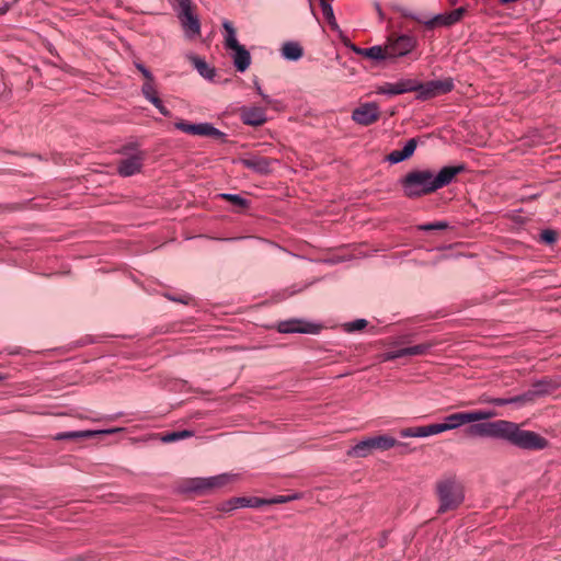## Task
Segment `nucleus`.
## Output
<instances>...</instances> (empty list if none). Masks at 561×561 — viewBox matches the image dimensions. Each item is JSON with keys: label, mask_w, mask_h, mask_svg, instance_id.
I'll use <instances>...</instances> for the list:
<instances>
[{"label": "nucleus", "mask_w": 561, "mask_h": 561, "mask_svg": "<svg viewBox=\"0 0 561 561\" xmlns=\"http://www.w3.org/2000/svg\"><path fill=\"white\" fill-rule=\"evenodd\" d=\"M255 87H256V90H257L259 94L263 98V100H264L266 103H271V99H270L266 94H264V93L262 92L261 87H260L257 83H255Z\"/></svg>", "instance_id": "nucleus-40"}, {"label": "nucleus", "mask_w": 561, "mask_h": 561, "mask_svg": "<svg viewBox=\"0 0 561 561\" xmlns=\"http://www.w3.org/2000/svg\"><path fill=\"white\" fill-rule=\"evenodd\" d=\"M136 68L142 73L144 78L147 80L152 79V73L142 65V64H136Z\"/></svg>", "instance_id": "nucleus-38"}, {"label": "nucleus", "mask_w": 561, "mask_h": 561, "mask_svg": "<svg viewBox=\"0 0 561 561\" xmlns=\"http://www.w3.org/2000/svg\"><path fill=\"white\" fill-rule=\"evenodd\" d=\"M377 10H378L379 14H381V9L379 8V5H377Z\"/></svg>", "instance_id": "nucleus-46"}, {"label": "nucleus", "mask_w": 561, "mask_h": 561, "mask_svg": "<svg viewBox=\"0 0 561 561\" xmlns=\"http://www.w3.org/2000/svg\"><path fill=\"white\" fill-rule=\"evenodd\" d=\"M535 392L529 391L520 396H515L511 398H491L486 400L488 403L494 404V405H506V404H516V405H525L526 403L534 400Z\"/></svg>", "instance_id": "nucleus-17"}, {"label": "nucleus", "mask_w": 561, "mask_h": 561, "mask_svg": "<svg viewBox=\"0 0 561 561\" xmlns=\"http://www.w3.org/2000/svg\"><path fill=\"white\" fill-rule=\"evenodd\" d=\"M8 5L0 8V14H4L8 11Z\"/></svg>", "instance_id": "nucleus-42"}, {"label": "nucleus", "mask_w": 561, "mask_h": 561, "mask_svg": "<svg viewBox=\"0 0 561 561\" xmlns=\"http://www.w3.org/2000/svg\"><path fill=\"white\" fill-rule=\"evenodd\" d=\"M454 88V83L450 79L445 80H432L426 83H420L415 91L420 94L419 96L422 99H430L443 93H447L451 91Z\"/></svg>", "instance_id": "nucleus-10"}, {"label": "nucleus", "mask_w": 561, "mask_h": 561, "mask_svg": "<svg viewBox=\"0 0 561 561\" xmlns=\"http://www.w3.org/2000/svg\"><path fill=\"white\" fill-rule=\"evenodd\" d=\"M322 13L327 22L330 24L332 28H337V23L335 21L334 12L330 3H323L321 5Z\"/></svg>", "instance_id": "nucleus-31"}, {"label": "nucleus", "mask_w": 561, "mask_h": 561, "mask_svg": "<svg viewBox=\"0 0 561 561\" xmlns=\"http://www.w3.org/2000/svg\"><path fill=\"white\" fill-rule=\"evenodd\" d=\"M144 162V153L138 152L131 157L123 159L117 168L122 176H131L140 172Z\"/></svg>", "instance_id": "nucleus-15"}, {"label": "nucleus", "mask_w": 561, "mask_h": 561, "mask_svg": "<svg viewBox=\"0 0 561 561\" xmlns=\"http://www.w3.org/2000/svg\"><path fill=\"white\" fill-rule=\"evenodd\" d=\"M404 348H400L398 351L388 352L385 354V360H393L400 357H404Z\"/></svg>", "instance_id": "nucleus-35"}, {"label": "nucleus", "mask_w": 561, "mask_h": 561, "mask_svg": "<svg viewBox=\"0 0 561 561\" xmlns=\"http://www.w3.org/2000/svg\"><path fill=\"white\" fill-rule=\"evenodd\" d=\"M540 240L547 244H552L557 240V232L551 229H546L540 233Z\"/></svg>", "instance_id": "nucleus-33"}, {"label": "nucleus", "mask_w": 561, "mask_h": 561, "mask_svg": "<svg viewBox=\"0 0 561 561\" xmlns=\"http://www.w3.org/2000/svg\"><path fill=\"white\" fill-rule=\"evenodd\" d=\"M150 103L153 104L162 115L170 116V111L163 105L160 98L152 100Z\"/></svg>", "instance_id": "nucleus-36"}, {"label": "nucleus", "mask_w": 561, "mask_h": 561, "mask_svg": "<svg viewBox=\"0 0 561 561\" xmlns=\"http://www.w3.org/2000/svg\"><path fill=\"white\" fill-rule=\"evenodd\" d=\"M236 479V476L229 473H222L210 478H195L188 480L186 489L190 491L204 492L206 490H213L221 488Z\"/></svg>", "instance_id": "nucleus-5"}, {"label": "nucleus", "mask_w": 561, "mask_h": 561, "mask_svg": "<svg viewBox=\"0 0 561 561\" xmlns=\"http://www.w3.org/2000/svg\"><path fill=\"white\" fill-rule=\"evenodd\" d=\"M463 167H444L437 174L431 170H414L405 174L400 182L403 193L409 198L431 194L448 185Z\"/></svg>", "instance_id": "nucleus-2"}, {"label": "nucleus", "mask_w": 561, "mask_h": 561, "mask_svg": "<svg viewBox=\"0 0 561 561\" xmlns=\"http://www.w3.org/2000/svg\"><path fill=\"white\" fill-rule=\"evenodd\" d=\"M355 50L357 54L365 56L367 58H370V59H375V60H381V59L389 58L387 48L386 47L382 48L381 46H373L369 48H358Z\"/></svg>", "instance_id": "nucleus-23"}, {"label": "nucleus", "mask_w": 561, "mask_h": 561, "mask_svg": "<svg viewBox=\"0 0 561 561\" xmlns=\"http://www.w3.org/2000/svg\"><path fill=\"white\" fill-rule=\"evenodd\" d=\"M436 493L439 500L438 513L454 511L463 502L462 485L454 478H447L437 482Z\"/></svg>", "instance_id": "nucleus-3"}, {"label": "nucleus", "mask_w": 561, "mask_h": 561, "mask_svg": "<svg viewBox=\"0 0 561 561\" xmlns=\"http://www.w3.org/2000/svg\"><path fill=\"white\" fill-rule=\"evenodd\" d=\"M398 444L397 439L388 435L368 437L357 443L347 454L351 457L364 458L374 450H389Z\"/></svg>", "instance_id": "nucleus-4"}, {"label": "nucleus", "mask_w": 561, "mask_h": 561, "mask_svg": "<svg viewBox=\"0 0 561 561\" xmlns=\"http://www.w3.org/2000/svg\"><path fill=\"white\" fill-rule=\"evenodd\" d=\"M3 379H5V376L0 374V380H3Z\"/></svg>", "instance_id": "nucleus-45"}, {"label": "nucleus", "mask_w": 561, "mask_h": 561, "mask_svg": "<svg viewBox=\"0 0 561 561\" xmlns=\"http://www.w3.org/2000/svg\"><path fill=\"white\" fill-rule=\"evenodd\" d=\"M367 325H368L367 320L364 319V318H359V319H357L355 321L346 322L342 327H343L345 332L352 333V332H355V331H362Z\"/></svg>", "instance_id": "nucleus-30"}, {"label": "nucleus", "mask_w": 561, "mask_h": 561, "mask_svg": "<svg viewBox=\"0 0 561 561\" xmlns=\"http://www.w3.org/2000/svg\"><path fill=\"white\" fill-rule=\"evenodd\" d=\"M496 416L494 411L477 410L469 412H457L445 417L444 423H436L437 434L458 428L463 424H471L467 428L469 436L491 437L507 440L510 444L527 450H542L548 446V440L541 435L527 430H522L517 423L497 420L493 422L478 421L489 420Z\"/></svg>", "instance_id": "nucleus-1"}, {"label": "nucleus", "mask_w": 561, "mask_h": 561, "mask_svg": "<svg viewBox=\"0 0 561 561\" xmlns=\"http://www.w3.org/2000/svg\"><path fill=\"white\" fill-rule=\"evenodd\" d=\"M288 500V497L286 496H278L276 499H273L272 501H267V504L268 503H284Z\"/></svg>", "instance_id": "nucleus-41"}, {"label": "nucleus", "mask_w": 561, "mask_h": 561, "mask_svg": "<svg viewBox=\"0 0 561 561\" xmlns=\"http://www.w3.org/2000/svg\"><path fill=\"white\" fill-rule=\"evenodd\" d=\"M175 128L182 130L183 133L191 134V135H199V136H210L220 138L224 136V133H221L219 129L215 128L213 125L208 123H202V124H190L183 121H180L175 123Z\"/></svg>", "instance_id": "nucleus-11"}, {"label": "nucleus", "mask_w": 561, "mask_h": 561, "mask_svg": "<svg viewBox=\"0 0 561 561\" xmlns=\"http://www.w3.org/2000/svg\"><path fill=\"white\" fill-rule=\"evenodd\" d=\"M179 4L181 8L180 19L182 26L187 36L198 35L201 32L199 21L196 15H194L191 1L190 0H179Z\"/></svg>", "instance_id": "nucleus-9"}, {"label": "nucleus", "mask_w": 561, "mask_h": 561, "mask_svg": "<svg viewBox=\"0 0 561 561\" xmlns=\"http://www.w3.org/2000/svg\"><path fill=\"white\" fill-rule=\"evenodd\" d=\"M282 56L287 60H298L302 57L304 50L297 42H286L282 46Z\"/></svg>", "instance_id": "nucleus-22"}, {"label": "nucleus", "mask_w": 561, "mask_h": 561, "mask_svg": "<svg viewBox=\"0 0 561 561\" xmlns=\"http://www.w3.org/2000/svg\"><path fill=\"white\" fill-rule=\"evenodd\" d=\"M379 116L380 110L375 102L363 103L352 112V119L362 126L374 124L379 119Z\"/></svg>", "instance_id": "nucleus-8"}, {"label": "nucleus", "mask_w": 561, "mask_h": 561, "mask_svg": "<svg viewBox=\"0 0 561 561\" xmlns=\"http://www.w3.org/2000/svg\"><path fill=\"white\" fill-rule=\"evenodd\" d=\"M433 346L431 343H422L410 347H404V354L405 356H419V355H425L430 351V348Z\"/></svg>", "instance_id": "nucleus-29"}, {"label": "nucleus", "mask_w": 561, "mask_h": 561, "mask_svg": "<svg viewBox=\"0 0 561 561\" xmlns=\"http://www.w3.org/2000/svg\"><path fill=\"white\" fill-rule=\"evenodd\" d=\"M234 508H238L237 504H234V497L224 503L221 506V511L224 512H231Z\"/></svg>", "instance_id": "nucleus-39"}, {"label": "nucleus", "mask_w": 561, "mask_h": 561, "mask_svg": "<svg viewBox=\"0 0 561 561\" xmlns=\"http://www.w3.org/2000/svg\"><path fill=\"white\" fill-rule=\"evenodd\" d=\"M190 60L202 77L211 79L215 76V70L204 59L198 56H190Z\"/></svg>", "instance_id": "nucleus-25"}, {"label": "nucleus", "mask_w": 561, "mask_h": 561, "mask_svg": "<svg viewBox=\"0 0 561 561\" xmlns=\"http://www.w3.org/2000/svg\"><path fill=\"white\" fill-rule=\"evenodd\" d=\"M240 117L245 125L250 126H261L266 122L265 111L257 106L241 107Z\"/></svg>", "instance_id": "nucleus-14"}, {"label": "nucleus", "mask_w": 561, "mask_h": 561, "mask_svg": "<svg viewBox=\"0 0 561 561\" xmlns=\"http://www.w3.org/2000/svg\"><path fill=\"white\" fill-rule=\"evenodd\" d=\"M309 2H310V9H311V12H312V14H314V11H313V5H312V2H311V0H309Z\"/></svg>", "instance_id": "nucleus-44"}, {"label": "nucleus", "mask_w": 561, "mask_h": 561, "mask_svg": "<svg viewBox=\"0 0 561 561\" xmlns=\"http://www.w3.org/2000/svg\"><path fill=\"white\" fill-rule=\"evenodd\" d=\"M217 197L228 201L229 203H231L233 206H236L238 208H245L249 205V202L245 198H243L242 196L237 195V194L222 193V194H218Z\"/></svg>", "instance_id": "nucleus-28"}, {"label": "nucleus", "mask_w": 561, "mask_h": 561, "mask_svg": "<svg viewBox=\"0 0 561 561\" xmlns=\"http://www.w3.org/2000/svg\"><path fill=\"white\" fill-rule=\"evenodd\" d=\"M320 1V5H322L323 3H330L329 0H319Z\"/></svg>", "instance_id": "nucleus-43"}, {"label": "nucleus", "mask_w": 561, "mask_h": 561, "mask_svg": "<svg viewBox=\"0 0 561 561\" xmlns=\"http://www.w3.org/2000/svg\"><path fill=\"white\" fill-rule=\"evenodd\" d=\"M435 424H430L425 426H416V427H407L400 431L401 437H427L431 435H436L437 431L435 430Z\"/></svg>", "instance_id": "nucleus-20"}, {"label": "nucleus", "mask_w": 561, "mask_h": 561, "mask_svg": "<svg viewBox=\"0 0 561 561\" xmlns=\"http://www.w3.org/2000/svg\"><path fill=\"white\" fill-rule=\"evenodd\" d=\"M448 227V224L446 221H437V222H433V224H426V225H422L420 226V229L421 230H444Z\"/></svg>", "instance_id": "nucleus-34"}, {"label": "nucleus", "mask_w": 561, "mask_h": 561, "mask_svg": "<svg viewBox=\"0 0 561 561\" xmlns=\"http://www.w3.org/2000/svg\"><path fill=\"white\" fill-rule=\"evenodd\" d=\"M116 431L117 430H112V431H90L89 430V431L64 432V433H58L55 436V439L56 440H65V439L88 438V437H93V436H96L100 434L113 433Z\"/></svg>", "instance_id": "nucleus-21"}, {"label": "nucleus", "mask_w": 561, "mask_h": 561, "mask_svg": "<svg viewBox=\"0 0 561 561\" xmlns=\"http://www.w3.org/2000/svg\"><path fill=\"white\" fill-rule=\"evenodd\" d=\"M141 93L149 102H152V100L158 99V91L154 84V78L152 77L151 80H146L145 83L141 87Z\"/></svg>", "instance_id": "nucleus-27"}, {"label": "nucleus", "mask_w": 561, "mask_h": 561, "mask_svg": "<svg viewBox=\"0 0 561 561\" xmlns=\"http://www.w3.org/2000/svg\"><path fill=\"white\" fill-rule=\"evenodd\" d=\"M416 41L408 35H402L390 42L386 48L389 58L404 56L415 47Z\"/></svg>", "instance_id": "nucleus-13"}, {"label": "nucleus", "mask_w": 561, "mask_h": 561, "mask_svg": "<svg viewBox=\"0 0 561 561\" xmlns=\"http://www.w3.org/2000/svg\"><path fill=\"white\" fill-rule=\"evenodd\" d=\"M150 103L153 104L162 115L170 116V111L163 105L160 98L152 100Z\"/></svg>", "instance_id": "nucleus-37"}, {"label": "nucleus", "mask_w": 561, "mask_h": 561, "mask_svg": "<svg viewBox=\"0 0 561 561\" xmlns=\"http://www.w3.org/2000/svg\"><path fill=\"white\" fill-rule=\"evenodd\" d=\"M193 435L191 431L172 432L163 437V442L172 443L179 439L188 438Z\"/></svg>", "instance_id": "nucleus-32"}, {"label": "nucleus", "mask_w": 561, "mask_h": 561, "mask_svg": "<svg viewBox=\"0 0 561 561\" xmlns=\"http://www.w3.org/2000/svg\"><path fill=\"white\" fill-rule=\"evenodd\" d=\"M10 354H18V351H10Z\"/></svg>", "instance_id": "nucleus-47"}, {"label": "nucleus", "mask_w": 561, "mask_h": 561, "mask_svg": "<svg viewBox=\"0 0 561 561\" xmlns=\"http://www.w3.org/2000/svg\"><path fill=\"white\" fill-rule=\"evenodd\" d=\"M234 504L238 507H260L267 504V501L259 497H234Z\"/></svg>", "instance_id": "nucleus-26"}, {"label": "nucleus", "mask_w": 561, "mask_h": 561, "mask_svg": "<svg viewBox=\"0 0 561 561\" xmlns=\"http://www.w3.org/2000/svg\"><path fill=\"white\" fill-rule=\"evenodd\" d=\"M222 27L226 32L225 34V45L226 48L231 49L234 47H239L240 44L237 39L236 28L233 27L230 21H224Z\"/></svg>", "instance_id": "nucleus-24"}, {"label": "nucleus", "mask_w": 561, "mask_h": 561, "mask_svg": "<svg viewBox=\"0 0 561 561\" xmlns=\"http://www.w3.org/2000/svg\"><path fill=\"white\" fill-rule=\"evenodd\" d=\"M277 328L282 333L318 334L323 325L320 323L307 321L305 318H291L289 320L279 322Z\"/></svg>", "instance_id": "nucleus-6"}, {"label": "nucleus", "mask_w": 561, "mask_h": 561, "mask_svg": "<svg viewBox=\"0 0 561 561\" xmlns=\"http://www.w3.org/2000/svg\"><path fill=\"white\" fill-rule=\"evenodd\" d=\"M276 160H271V159H267V158H264V157H260V156H250V157H245V158L240 159V163L243 167H245L248 169H251L254 172L260 173V174H267V173H270L271 172V165Z\"/></svg>", "instance_id": "nucleus-16"}, {"label": "nucleus", "mask_w": 561, "mask_h": 561, "mask_svg": "<svg viewBox=\"0 0 561 561\" xmlns=\"http://www.w3.org/2000/svg\"><path fill=\"white\" fill-rule=\"evenodd\" d=\"M419 87V81L414 79H402L394 83H385L377 88L378 94L399 95L407 92L415 91Z\"/></svg>", "instance_id": "nucleus-12"}, {"label": "nucleus", "mask_w": 561, "mask_h": 561, "mask_svg": "<svg viewBox=\"0 0 561 561\" xmlns=\"http://www.w3.org/2000/svg\"><path fill=\"white\" fill-rule=\"evenodd\" d=\"M233 50V64L238 71H245L251 62L250 53L240 45L239 47L231 48Z\"/></svg>", "instance_id": "nucleus-19"}, {"label": "nucleus", "mask_w": 561, "mask_h": 561, "mask_svg": "<svg viewBox=\"0 0 561 561\" xmlns=\"http://www.w3.org/2000/svg\"><path fill=\"white\" fill-rule=\"evenodd\" d=\"M416 146H417L416 138H411L405 144V146L403 147L402 150H393L392 152L389 153L387 159L391 163L402 162V161L409 159L414 153Z\"/></svg>", "instance_id": "nucleus-18"}, {"label": "nucleus", "mask_w": 561, "mask_h": 561, "mask_svg": "<svg viewBox=\"0 0 561 561\" xmlns=\"http://www.w3.org/2000/svg\"><path fill=\"white\" fill-rule=\"evenodd\" d=\"M465 12L466 9L460 7L454 11L437 14L431 19L415 18V20L420 23H423L428 28H435L438 26H451L461 20Z\"/></svg>", "instance_id": "nucleus-7"}]
</instances>
